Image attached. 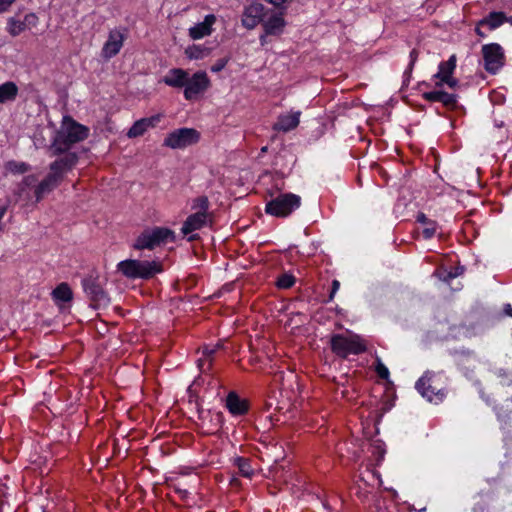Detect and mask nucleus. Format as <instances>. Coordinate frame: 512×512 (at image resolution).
I'll use <instances>...</instances> for the list:
<instances>
[{
	"label": "nucleus",
	"mask_w": 512,
	"mask_h": 512,
	"mask_svg": "<svg viewBox=\"0 0 512 512\" xmlns=\"http://www.w3.org/2000/svg\"><path fill=\"white\" fill-rule=\"evenodd\" d=\"M89 136V128L66 116L62 127L56 132L48 151L50 156H60L63 152L71 151L72 147Z\"/></svg>",
	"instance_id": "obj_1"
},
{
	"label": "nucleus",
	"mask_w": 512,
	"mask_h": 512,
	"mask_svg": "<svg viewBox=\"0 0 512 512\" xmlns=\"http://www.w3.org/2000/svg\"><path fill=\"white\" fill-rule=\"evenodd\" d=\"M286 7L265 9L258 5V23L262 24L264 33L260 36L261 44L268 42L269 37L279 36L286 25L284 16Z\"/></svg>",
	"instance_id": "obj_2"
},
{
	"label": "nucleus",
	"mask_w": 512,
	"mask_h": 512,
	"mask_svg": "<svg viewBox=\"0 0 512 512\" xmlns=\"http://www.w3.org/2000/svg\"><path fill=\"white\" fill-rule=\"evenodd\" d=\"M117 271L128 279L150 280L163 271L161 262L127 259L117 264Z\"/></svg>",
	"instance_id": "obj_3"
},
{
	"label": "nucleus",
	"mask_w": 512,
	"mask_h": 512,
	"mask_svg": "<svg viewBox=\"0 0 512 512\" xmlns=\"http://www.w3.org/2000/svg\"><path fill=\"white\" fill-rule=\"evenodd\" d=\"M175 241V233L166 227H153L143 230L135 239L132 247L136 250H153L156 247Z\"/></svg>",
	"instance_id": "obj_4"
},
{
	"label": "nucleus",
	"mask_w": 512,
	"mask_h": 512,
	"mask_svg": "<svg viewBox=\"0 0 512 512\" xmlns=\"http://www.w3.org/2000/svg\"><path fill=\"white\" fill-rule=\"evenodd\" d=\"M332 351L341 358H346L349 354H361L366 351V345L361 337L353 334L349 337L336 334L330 340Z\"/></svg>",
	"instance_id": "obj_5"
},
{
	"label": "nucleus",
	"mask_w": 512,
	"mask_h": 512,
	"mask_svg": "<svg viewBox=\"0 0 512 512\" xmlns=\"http://www.w3.org/2000/svg\"><path fill=\"white\" fill-rule=\"evenodd\" d=\"M104 282L98 275H89L83 280L84 291L90 300V306L94 309H99L109 304L110 298L104 289Z\"/></svg>",
	"instance_id": "obj_6"
},
{
	"label": "nucleus",
	"mask_w": 512,
	"mask_h": 512,
	"mask_svg": "<svg viewBox=\"0 0 512 512\" xmlns=\"http://www.w3.org/2000/svg\"><path fill=\"white\" fill-rule=\"evenodd\" d=\"M301 198L292 193L281 194L268 201L265 212L276 217H286L300 206Z\"/></svg>",
	"instance_id": "obj_7"
},
{
	"label": "nucleus",
	"mask_w": 512,
	"mask_h": 512,
	"mask_svg": "<svg viewBox=\"0 0 512 512\" xmlns=\"http://www.w3.org/2000/svg\"><path fill=\"white\" fill-rule=\"evenodd\" d=\"M200 133L194 128H179L170 132L164 139L163 146L183 149L198 143Z\"/></svg>",
	"instance_id": "obj_8"
},
{
	"label": "nucleus",
	"mask_w": 512,
	"mask_h": 512,
	"mask_svg": "<svg viewBox=\"0 0 512 512\" xmlns=\"http://www.w3.org/2000/svg\"><path fill=\"white\" fill-rule=\"evenodd\" d=\"M209 86L210 80L207 74L203 71H198L191 77H188V81L184 89V97L189 101L195 100L200 94H203Z\"/></svg>",
	"instance_id": "obj_9"
},
{
	"label": "nucleus",
	"mask_w": 512,
	"mask_h": 512,
	"mask_svg": "<svg viewBox=\"0 0 512 512\" xmlns=\"http://www.w3.org/2000/svg\"><path fill=\"white\" fill-rule=\"evenodd\" d=\"M485 69L490 73H496L502 66L504 53L497 43L486 44L482 47Z\"/></svg>",
	"instance_id": "obj_10"
},
{
	"label": "nucleus",
	"mask_w": 512,
	"mask_h": 512,
	"mask_svg": "<svg viewBox=\"0 0 512 512\" xmlns=\"http://www.w3.org/2000/svg\"><path fill=\"white\" fill-rule=\"evenodd\" d=\"M50 163L49 170L51 173L56 174L60 179H64V175L71 171L78 163L79 156L76 152L68 151L63 152L60 156Z\"/></svg>",
	"instance_id": "obj_11"
},
{
	"label": "nucleus",
	"mask_w": 512,
	"mask_h": 512,
	"mask_svg": "<svg viewBox=\"0 0 512 512\" xmlns=\"http://www.w3.org/2000/svg\"><path fill=\"white\" fill-rule=\"evenodd\" d=\"M456 68V56L452 55L447 61H443L439 64V71L434 75V78L439 79L436 83L437 87L442 84H447L450 88H455L458 85V81L452 77V74Z\"/></svg>",
	"instance_id": "obj_12"
},
{
	"label": "nucleus",
	"mask_w": 512,
	"mask_h": 512,
	"mask_svg": "<svg viewBox=\"0 0 512 512\" xmlns=\"http://www.w3.org/2000/svg\"><path fill=\"white\" fill-rule=\"evenodd\" d=\"M124 40L125 36L120 30H111L108 36V40L105 42L102 48V56L106 59H110L116 56L121 50Z\"/></svg>",
	"instance_id": "obj_13"
},
{
	"label": "nucleus",
	"mask_w": 512,
	"mask_h": 512,
	"mask_svg": "<svg viewBox=\"0 0 512 512\" xmlns=\"http://www.w3.org/2000/svg\"><path fill=\"white\" fill-rule=\"evenodd\" d=\"M63 180L49 171L46 177L35 187L34 195L36 201H41L44 196L57 188Z\"/></svg>",
	"instance_id": "obj_14"
},
{
	"label": "nucleus",
	"mask_w": 512,
	"mask_h": 512,
	"mask_svg": "<svg viewBox=\"0 0 512 512\" xmlns=\"http://www.w3.org/2000/svg\"><path fill=\"white\" fill-rule=\"evenodd\" d=\"M431 379L432 374L429 372L425 373L416 382V389L423 397H426L429 401H432L434 397H437L439 400H441L444 396V393L440 389L436 390L434 387H432L430 384Z\"/></svg>",
	"instance_id": "obj_15"
},
{
	"label": "nucleus",
	"mask_w": 512,
	"mask_h": 512,
	"mask_svg": "<svg viewBox=\"0 0 512 512\" xmlns=\"http://www.w3.org/2000/svg\"><path fill=\"white\" fill-rule=\"evenodd\" d=\"M160 122V115H154L148 118H141L137 120L132 127L128 130L127 136L129 138H136L144 135L149 129L155 127Z\"/></svg>",
	"instance_id": "obj_16"
},
{
	"label": "nucleus",
	"mask_w": 512,
	"mask_h": 512,
	"mask_svg": "<svg viewBox=\"0 0 512 512\" xmlns=\"http://www.w3.org/2000/svg\"><path fill=\"white\" fill-rule=\"evenodd\" d=\"M223 347L222 343H217L216 345L204 346L203 347V357L199 358L197 361V365L201 373H209L212 370L213 362L215 359V354L219 349Z\"/></svg>",
	"instance_id": "obj_17"
},
{
	"label": "nucleus",
	"mask_w": 512,
	"mask_h": 512,
	"mask_svg": "<svg viewBox=\"0 0 512 512\" xmlns=\"http://www.w3.org/2000/svg\"><path fill=\"white\" fill-rule=\"evenodd\" d=\"M216 22V17L213 14L206 15L204 21L196 24L189 29V36L193 40L201 39L209 36L212 33V26Z\"/></svg>",
	"instance_id": "obj_18"
},
{
	"label": "nucleus",
	"mask_w": 512,
	"mask_h": 512,
	"mask_svg": "<svg viewBox=\"0 0 512 512\" xmlns=\"http://www.w3.org/2000/svg\"><path fill=\"white\" fill-rule=\"evenodd\" d=\"M189 73L181 68H172L163 78V82L173 88H185L188 81Z\"/></svg>",
	"instance_id": "obj_19"
},
{
	"label": "nucleus",
	"mask_w": 512,
	"mask_h": 512,
	"mask_svg": "<svg viewBox=\"0 0 512 512\" xmlns=\"http://www.w3.org/2000/svg\"><path fill=\"white\" fill-rule=\"evenodd\" d=\"M210 215L208 213L196 212L187 217L182 226V233L184 235L191 234L192 232L201 229L206 223Z\"/></svg>",
	"instance_id": "obj_20"
},
{
	"label": "nucleus",
	"mask_w": 512,
	"mask_h": 512,
	"mask_svg": "<svg viewBox=\"0 0 512 512\" xmlns=\"http://www.w3.org/2000/svg\"><path fill=\"white\" fill-rule=\"evenodd\" d=\"M226 406L231 414L241 416L248 412L249 402L241 399L235 392H230L226 398Z\"/></svg>",
	"instance_id": "obj_21"
},
{
	"label": "nucleus",
	"mask_w": 512,
	"mask_h": 512,
	"mask_svg": "<svg viewBox=\"0 0 512 512\" xmlns=\"http://www.w3.org/2000/svg\"><path fill=\"white\" fill-rule=\"evenodd\" d=\"M300 115L301 112L298 111L279 116L278 121L275 123V128L283 132L295 129L299 125Z\"/></svg>",
	"instance_id": "obj_22"
},
{
	"label": "nucleus",
	"mask_w": 512,
	"mask_h": 512,
	"mask_svg": "<svg viewBox=\"0 0 512 512\" xmlns=\"http://www.w3.org/2000/svg\"><path fill=\"white\" fill-rule=\"evenodd\" d=\"M423 97L431 102H440L447 107L454 106L456 104V96L454 94L441 90L425 92Z\"/></svg>",
	"instance_id": "obj_23"
},
{
	"label": "nucleus",
	"mask_w": 512,
	"mask_h": 512,
	"mask_svg": "<svg viewBox=\"0 0 512 512\" xmlns=\"http://www.w3.org/2000/svg\"><path fill=\"white\" fill-rule=\"evenodd\" d=\"M18 87L12 81L0 85V103L14 101L18 95Z\"/></svg>",
	"instance_id": "obj_24"
},
{
	"label": "nucleus",
	"mask_w": 512,
	"mask_h": 512,
	"mask_svg": "<svg viewBox=\"0 0 512 512\" xmlns=\"http://www.w3.org/2000/svg\"><path fill=\"white\" fill-rule=\"evenodd\" d=\"M506 21V15L503 12H490L488 16L479 21V25H485L490 30L500 27Z\"/></svg>",
	"instance_id": "obj_25"
},
{
	"label": "nucleus",
	"mask_w": 512,
	"mask_h": 512,
	"mask_svg": "<svg viewBox=\"0 0 512 512\" xmlns=\"http://www.w3.org/2000/svg\"><path fill=\"white\" fill-rule=\"evenodd\" d=\"M416 220L417 222L424 225L422 234L425 239H430L435 235L437 228L435 221L428 219L424 213H419L416 217Z\"/></svg>",
	"instance_id": "obj_26"
},
{
	"label": "nucleus",
	"mask_w": 512,
	"mask_h": 512,
	"mask_svg": "<svg viewBox=\"0 0 512 512\" xmlns=\"http://www.w3.org/2000/svg\"><path fill=\"white\" fill-rule=\"evenodd\" d=\"M211 53V48L202 45H190L185 49V55L189 59H203Z\"/></svg>",
	"instance_id": "obj_27"
},
{
	"label": "nucleus",
	"mask_w": 512,
	"mask_h": 512,
	"mask_svg": "<svg viewBox=\"0 0 512 512\" xmlns=\"http://www.w3.org/2000/svg\"><path fill=\"white\" fill-rule=\"evenodd\" d=\"M52 296L55 300H60L62 302H69L73 298V292L70 286L63 282L60 283L53 291Z\"/></svg>",
	"instance_id": "obj_28"
},
{
	"label": "nucleus",
	"mask_w": 512,
	"mask_h": 512,
	"mask_svg": "<svg viewBox=\"0 0 512 512\" xmlns=\"http://www.w3.org/2000/svg\"><path fill=\"white\" fill-rule=\"evenodd\" d=\"M235 463L238 467L240 475L251 480L252 476L254 475L252 460L250 458L238 457L236 458Z\"/></svg>",
	"instance_id": "obj_29"
},
{
	"label": "nucleus",
	"mask_w": 512,
	"mask_h": 512,
	"mask_svg": "<svg viewBox=\"0 0 512 512\" xmlns=\"http://www.w3.org/2000/svg\"><path fill=\"white\" fill-rule=\"evenodd\" d=\"M242 24L248 30L256 27V6L254 4L249 5L243 12Z\"/></svg>",
	"instance_id": "obj_30"
},
{
	"label": "nucleus",
	"mask_w": 512,
	"mask_h": 512,
	"mask_svg": "<svg viewBox=\"0 0 512 512\" xmlns=\"http://www.w3.org/2000/svg\"><path fill=\"white\" fill-rule=\"evenodd\" d=\"M6 170L14 174H23L29 171L30 166L25 162L9 161L5 165Z\"/></svg>",
	"instance_id": "obj_31"
},
{
	"label": "nucleus",
	"mask_w": 512,
	"mask_h": 512,
	"mask_svg": "<svg viewBox=\"0 0 512 512\" xmlns=\"http://www.w3.org/2000/svg\"><path fill=\"white\" fill-rule=\"evenodd\" d=\"M8 25V31L12 36H18L26 28V24L24 22L15 20L14 18L9 19Z\"/></svg>",
	"instance_id": "obj_32"
},
{
	"label": "nucleus",
	"mask_w": 512,
	"mask_h": 512,
	"mask_svg": "<svg viewBox=\"0 0 512 512\" xmlns=\"http://www.w3.org/2000/svg\"><path fill=\"white\" fill-rule=\"evenodd\" d=\"M295 283V278L291 274H282L278 277L276 285L280 289H288Z\"/></svg>",
	"instance_id": "obj_33"
},
{
	"label": "nucleus",
	"mask_w": 512,
	"mask_h": 512,
	"mask_svg": "<svg viewBox=\"0 0 512 512\" xmlns=\"http://www.w3.org/2000/svg\"><path fill=\"white\" fill-rule=\"evenodd\" d=\"M193 208L197 209V212L208 213L209 201L206 196H200L194 200Z\"/></svg>",
	"instance_id": "obj_34"
},
{
	"label": "nucleus",
	"mask_w": 512,
	"mask_h": 512,
	"mask_svg": "<svg viewBox=\"0 0 512 512\" xmlns=\"http://www.w3.org/2000/svg\"><path fill=\"white\" fill-rule=\"evenodd\" d=\"M495 374L501 378V383L506 386L512 385V373L506 369L500 368L496 370Z\"/></svg>",
	"instance_id": "obj_35"
},
{
	"label": "nucleus",
	"mask_w": 512,
	"mask_h": 512,
	"mask_svg": "<svg viewBox=\"0 0 512 512\" xmlns=\"http://www.w3.org/2000/svg\"><path fill=\"white\" fill-rule=\"evenodd\" d=\"M375 371L381 379H388L389 370L378 357L376 359Z\"/></svg>",
	"instance_id": "obj_36"
},
{
	"label": "nucleus",
	"mask_w": 512,
	"mask_h": 512,
	"mask_svg": "<svg viewBox=\"0 0 512 512\" xmlns=\"http://www.w3.org/2000/svg\"><path fill=\"white\" fill-rule=\"evenodd\" d=\"M227 63H228L227 58H221V59L217 60V62L214 65H212L211 71L219 72L226 66Z\"/></svg>",
	"instance_id": "obj_37"
},
{
	"label": "nucleus",
	"mask_w": 512,
	"mask_h": 512,
	"mask_svg": "<svg viewBox=\"0 0 512 512\" xmlns=\"http://www.w3.org/2000/svg\"><path fill=\"white\" fill-rule=\"evenodd\" d=\"M16 0H0V14L6 12Z\"/></svg>",
	"instance_id": "obj_38"
},
{
	"label": "nucleus",
	"mask_w": 512,
	"mask_h": 512,
	"mask_svg": "<svg viewBox=\"0 0 512 512\" xmlns=\"http://www.w3.org/2000/svg\"><path fill=\"white\" fill-rule=\"evenodd\" d=\"M463 272V268H456L454 272L450 271L447 273V275L444 277V281H449L458 275H460Z\"/></svg>",
	"instance_id": "obj_39"
},
{
	"label": "nucleus",
	"mask_w": 512,
	"mask_h": 512,
	"mask_svg": "<svg viewBox=\"0 0 512 512\" xmlns=\"http://www.w3.org/2000/svg\"><path fill=\"white\" fill-rule=\"evenodd\" d=\"M340 287V282L338 280H333L332 282V289H331V293L329 295V300H332L336 294V292L338 291Z\"/></svg>",
	"instance_id": "obj_40"
},
{
	"label": "nucleus",
	"mask_w": 512,
	"mask_h": 512,
	"mask_svg": "<svg viewBox=\"0 0 512 512\" xmlns=\"http://www.w3.org/2000/svg\"><path fill=\"white\" fill-rule=\"evenodd\" d=\"M417 58H418V51L416 49H413L411 52H410V64H409V70L412 69L413 65L415 64V62L417 61Z\"/></svg>",
	"instance_id": "obj_41"
},
{
	"label": "nucleus",
	"mask_w": 512,
	"mask_h": 512,
	"mask_svg": "<svg viewBox=\"0 0 512 512\" xmlns=\"http://www.w3.org/2000/svg\"><path fill=\"white\" fill-rule=\"evenodd\" d=\"M37 181V178L35 175H28L23 179V183L26 186H31Z\"/></svg>",
	"instance_id": "obj_42"
},
{
	"label": "nucleus",
	"mask_w": 512,
	"mask_h": 512,
	"mask_svg": "<svg viewBox=\"0 0 512 512\" xmlns=\"http://www.w3.org/2000/svg\"><path fill=\"white\" fill-rule=\"evenodd\" d=\"M504 310L508 316L512 317V306L510 304H506Z\"/></svg>",
	"instance_id": "obj_43"
},
{
	"label": "nucleus",
	"mask_w": 512,
	"mask_h": 512,
	"mask_svg": "<svg viewBox=\"0 0 512 512\" xmlns=\"http://www.w3.org/2000/svg\"><path fill=\"white\" fill-rule=\"evenodd\" d=\"M480 26H481V25H479V23H478V24H477V27H476V29H475V32H476V34H477L478 36H480V37H485V34H484V33L482 32V30L480 29Z\"/></svg>",
	"instance_id": "obj_44"
},
{
	"label": "nucleus",
	"mask_w": 512,
	"mask_h": 512,
	"mask_svg": "<svg viewBox=\"0 0 512 512\" xmlns=\"http://www.w3.org/2000/svg\"><path fill=\"white\" fill-rule=\"evenodd\" d=\"M190 236L188 237V241H194L196 239H198V234H189Z\"/></svg>",
	"instance_id": "obj_45"
},
{
	"label": "nucleus",
	"mask_w": 512,
	"mask_h": 512,
	"mask_svg": "<svg viewBox=\"0 0 512 512\" xmlns=\"http://www.w3.org/2000/svg\"><path fill=\"white\" fill-rule=\"evenodd\" d=\"M505 22H508L512 25V16L511 17H506V21Z\"/></svg>",
	"instance_id": "obj_46"
},
{
	"label": "nucleus",
	"mask_w": 512,
	"mask_h": 512,
	"mask_svg": "<svg viewBox=\"0 0 512 512\" xmlns=\"http://www.w3.org/2000/svg\"><path fill=\"white\" fill-rule=\"evenodd\" d=\"M266 151H267V146H264V147H262V148H261V152H262V153H264V152H266Z\"/></svg>",
	"instance_id": "obj_47"
},
{
	"label": "nucleus",
	"mask_w": 512,
	"mask_h": 512,
	"mask_svg": "<svg viewBox=\"0 0 512 512\" xmlns=\"http://www.w3.org/2000/svg\"><path fill=\"white\" fill-rule=\"evenodd\" d=\"M240 362V366L242 369H247L243 364H242V360L239 361Z\"/></svg>",
	"instance_id": "obj_48"
}]
</instances>
